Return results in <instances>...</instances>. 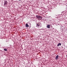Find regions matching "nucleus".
<instances>
[{
  "label": "nucleus",
  "instance_id": "obj_10",
  "mask_svg": "<svg viewBox=\"0 0 67 67\" xmlns=\"http://www.w3.org/2000/svg\"><path fill=\"white\" fill-rule=\"evenodd\" d=\"M19 1H21V0H18Z\"/></svg>",
  "mask_w": 67,
  "mask_h": 67
},
{
  "label": "nucleus",
  "instance_id": "obj_4",
  "mask_svg": "<svg viewBox=\"0 0 67 67\" xmlns=\"http://www.w3.org/2000/svg\"><path fill=\"white\" fill-rule=\"evenodd\" d=\"M58 57H59V56L58 55H57V56H56V58H55V59L57 60L58 59Z\"/></svg>",
  "mask_w": 67,
  "mask_h": 67
},
{
  "label": "nucleus",
  "instance_id": "obj_1",
  "mask_svg": "<svg viewBox=\"0 0 67 67\" xmlns=\"http://www.w3.org/2000/svg\"><path fill=\"white\" fill-rule=\"evenodd\" d=\"M36 24V27H37L38 28H40V27H41V26H42V24L40 22H38V23H37Z\"/></svg>",
  "mask_w": 67,
  "mask_h": 67
},
{
  "label": "nucleus",
  "instance_id": "obj_7",
  "mask_svg": "<svg viewBox=\"0 0 67 67\" xmlns=\"http://www.w3.org/2000/svg\"><path fill=\"white\" fill-rule=\"evenodd\" d=\"M61 44H61V43H59L58 44L57 46H60V45H61Z\"/></svg>",
  "mask_w": 67,
  "mask_h": 67
},
{
  "label": "nucleus",
  "instance_id": "obj_6",
  "mask_svg": "<svg viewBox=\"0 0 67 67\" xmlns=\"http://www.w3.org/2000/svg\"><path fill=\"white\" fill-rule=\"evenodd\" d=\"M26 27H29V25L28 24H26Z\"/></svg>",
  "mask_w": 67,
  "mask_h": 67
},
{
  "label": "nucleus",
  "instance_id": "obj_9",
  "mask_svg": "<svg viewBox=\"0 0 67 67\" xmlns=\"http://www.w3.org/2000/svg\"><path fill=\"white\" fill-rule=\"evenodd\" d=\"M4 1H5L6 0H3Z\"/></svg>",
  "mask_w": 67,
  "mask_h": 67
},
{
  "label": "nucleus",
  "instance_id": "obj_12",
  "mask_svg": "<svg viewBox=\"0 0 67 67\" xmlns=\"http://www.w3.org/2000/svg\"><path fill=\"white\" fill-rule=\"evenodd\" d=\"M59 18H60V16H59Z\"/></svg>",
  "mask_w": 67,
  "mask_h": 67
},
{
  "label": "nucleus",
  "instance_id": "obj_2",
  "mask_svg": "<svg viewBox=\"0 0 67 67\" xmlns=\"http://www.w3.org/2000/svg\"><path fill=\"white\" fill-rule=\"evenodd\" d=\"M37 19H38L39 20H41L42 19V17L41 16L36 15Z\"/></svg>",
  "mask_w": 67,
  "mask_h": 67
},
{
  "label": "nucleus",
  "instance_id": "obj_3",
  "mask_svg": "<svg viewBox=\"0 0 67 67\" xmlns=\"http://www.w3.org/2000/svg\"><path fill=\"white\" fill-rule=\"evenodd\" d=\"M7 5H8V2H7V1H4V7H7Z\"/></svg>",
  "mask_w": 67,
  "mask_h": 67
},
{
  "label": "nucleus",
  "instance_id": "obj_5",
  "mask_svg": "<svg viewBox=\"0 0 67 67\" xmlns=\"http://www.w3.org/2000/svg\"><path fill=\"white\" fill-rule=\"evenodd\" d=\"M50 26H51V25H47V27L48 28V29H49V28H50Z\"/></svg>",
  "mask_w": 67,
  "mask_h": 67
},
{
  "label": "nucleus",
  "instance_id": "obj_8",
  "mask_svg": "<svg viewBox=\"0 0 67 67\" xmlns=\"http://www.w3.org/2000/svg\"><path fill=\"white\" fill-rule=\"evenodd\" d=\"M4 50L5 51H7V49H4Z\"/></svg>",
  "mask_w": 67,
  "mask_h": 67
},
{
  "label": "nucleus",
  "instance_id": "obj_11",
  "mask_svg": "<svg viewBox=\"0 0 67 67\" xmlns=\"http://www.w3.org/2000/svg\"><path fill=\"white\" fill-rule=\"evenodd\" d=\"M66 30L67 31V29H66Z\"/></svg>",
  "mask_w": 67,
  "mask_h": 67
}]
</instances>
